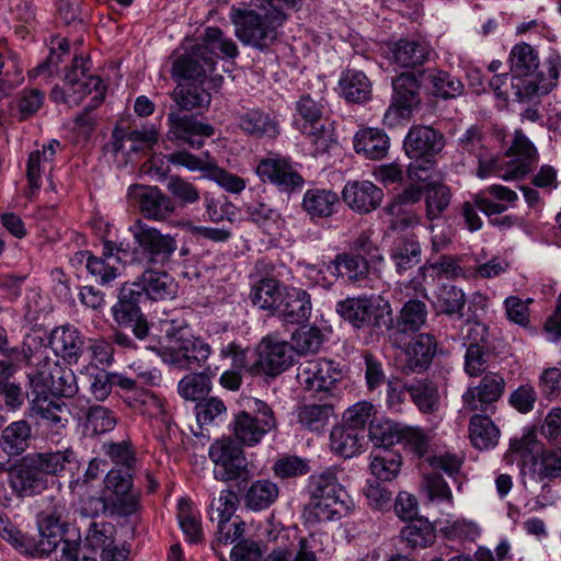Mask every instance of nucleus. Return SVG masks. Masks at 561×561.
Wrapping results in <instances>:
<instances>
[{
  "label": "nucleus",
  "mask_w": 561,
  "mask_h": 561,
  "mask_svg": "<svg viewBox=\"0 0 561 561\" xmlns=\"http://www.w3.org/2000/svg\"><path fill=\"white\" fill-rule=\"evenodd\" d=\"M341 473L342 470L331 467L310 477L309 502L304 510L306 524L337 522L350 512L351 499L340 483Z\"/></svg>",
  "instance_id": "f257e3e1"
},
{
  "label": "nucleus",
  "mask_w": 561,
  "mask_h": 561,
  "mask_svg": "<svg viewBox=\"0 0 561 561\" xmlns=\"http://www.w3.org/2000/svg\"><path fill=\"white\" fill-rule=\"evenodd\" d=\"M254 9L232 8L230 18L237 37L245 45L264 49L276 38V28L283 24L285 15L282 2L294 5L296 0H257Z\"/></svg>",
  "instance_id": "f03ea898"
},
{
  "label": "nucleus",
  "mask_w": 561,
  "mask_h": 561,
  "mask_svg": "<svg viewBox=\"0 0 561 561\" xmlns=\"http://www.w3.org/2000/svg\"><path fill=\"white\" fill-rule=\"evenodd\" d=\"M233 58L238 55V47L233 41L226 38L221 30L208 27L204 44L196 45L185 55L178 57L172 65V76L179 80H193L203 82L207 72L213 71L215 53Z\"/></svg>",
  "instance_id": "7ed1b4c3"
},
{
  "label": "nucleus",
  "mask_w": 561,
  "mask_h": 561,
  "mask_svg": "<svg viewBox=\"0 0 561 561\" xmlns=\"http://www.w3.org/2000/svg\"><path fill=\"white\" fill-rule=\"evenodd\" d=\"M507 156L513 157L506 163L489 149L478 161L477 175L485 179L495 175L504 181H513L524 178L538 162V152L533 142L519 129L515 130L512 146Z\"/></svg>",
  "instance_id": "20e7f679"
},
{
  "label": "nucleus",
  "mask_w": 561,
  "mask_h": 561,
  "mask_svg": "<svg viewBox=\"0 0 561 561\" xmlns=\"http://www.w3.org/2000/svg\"><path fill=\"white\" fill-rule=\"evenodd\" d=\"M445 146L443 134L430 126H413L407 134L403 142L405 154L415 160L408 167V176L412 181H425L421 172H427L434 165L433 158Z\"/></svg>",
  "instance_id": "39448f33"
},
{
  "label": "nucleus",
  "mask_w": 561,
  "mask_h": 561,
  "mask_svg": "<svg viewBox=\"0 0 561 561\" xmlns=\"http://www.w3.org/2000/svg\"><path fill=\"white\" fill-rule=\"evenodd\" d=\"M208 455L214 463L213 473L216 480L229 482L249 479V462L244 450L232 438L215 440L209 447Z\"/></svg>",
  "instance_id": "423d86ee"
},
{
  "label": "nucleus",
  "mask_w": 561,
  "mask_h": 561,
  "mask_svg": "<svg viewBox=\"0 0 561 561\" xmlns=\"http://www.w3.org/2000/svg\"><path fill=\"white\" fill-rule=\"evenodd\" d=\"M253 411H240L233 415L230 428L234 438L244 446L253 447L276 428L272 409L262 400H254Z\"/></svg>",
  "instance_id": "0eeeda50"
},
{
  "label": "nucleus",
  "mask_w": 561,
  "mask_h": 561,
  "mask_svg": "<svg viewBox=\"0 0 561 561\" xmlns=\"http://www.w3.org/2000/svg\"><path fill=\"white\" fill-rule=\"evenodd\" d=\"M134 241L138 244L144 261L149 265L164 266L178 250L173 236L137 220L129 227Z\"/></svg>",
  "instance_id": "6e6552de"
},
{
  "label": "nucleus",
  "mask_w": 561,
  "mask_h": 561,
  "mask_svg": "<svg viewBox=\"0 0 561 561\" xmlns=\"http://www.w3.org/2000/svg\"><path fill=\"white\" fill-rule=\"evenodd\" d=\"M392 101L383 114V124L393 127L401 119L410 117L412 111L419 105V80L413 72H403L392 80Z\"/></svg>",
  "instance_id": "1a4fd4ad"
},
{
  "label": "nucleus",
  "mask_w": 561,
  "mask_h": 561,
  "mask_svg": "<svg viewBox=\"0 0 561 561\" xmlns=\"http://www.w3.org/2000/svg\"><path fill=\"white\" fill-rule=\"evenodd\" d=\"M257 358L250 367L253 374L277 376L288 369L294 363V346L285 341L266 336L256 347Z\"/></svg>",
  "instance_id": "9d476101"
},
{
  "label": "nucleus",
  "mask_w": 561,
  "mask_h": 561,
  "mask_svg": "<svg viewBox=\"0 0 561 561\" xmlns=\"http://www.w3.org/2000/svg\"><path fill=\"white\" fill-rule=\"evenodd\" d=\"M89 62L88 58L76 56L71 68L66 72L65 84L72 91L73 104L78 105L88 94H93L91 107H95L104 100L106 85L99 76L89 73Z\"/></svg>",
  "instance_id": "9b49d317"
},
{
  "label": "nucleus",
  "mask_w": 561,
  "mask_h": 561,
  "mask_svg": "<svg viewBox=\"0 0 561 561\" xmlns=\"http://www.w3.org/2000/svg\"><path fill=\"white\" fill-rule=\"evenodd\" d=\"M342 376V370L335 362L318 358L300 363L296 378L305 390L329 392Z\"/></svg>",
  "instance_id": "f8f14e48"
},
{
  "label": "nucleus",
  "mask_w": 561,
  "mask_h": 561,
  "mask_svg": "<svg viewBox=\"0 0 561 561\" xmlns=\"http://www.w3.org/2000/svg\"><path fill=\"white\" fill-rule=\"evenodd\" d=\"M12 490L22 497L42 493L48 486V478L36 456H28L15 465L9 473Z\"/></svg>",
  "instance_id": "ddd939ff"
},
{
  "label": "nucleus",
  "mask_w": 561,
  "mask_h": 561,
  "mask_svg": "<svg viewBox=\"0 0 561 561\" xmlns=\"http://www.w3.org/2000/svg\"><path fill=\"white\" fill-rule=\"evenodd\" d=\"M504 389V378L496 373H488L478 386L469 387L462 394V408L469 412L494 413L493 404L502 397Z\"/></svg>",
  "instance_id": "4468645a"
},
{
  "label": "nucleus",
  "mask_w": 561,
  "mask_h": 561,
  "mask_svg": "<svg viewBox=\"0 0 561 561\" xmlns=\"http://www.w3.org/2000/svg\"><path fill=\"white\" fill-rule=\"evenodd\" d=\"M169 140H180L192 148L199 149L205 144V138L215 134V128L198 121L193 115H182L178 111L168 114Z\"/></svg>",
  "instance_id": "2eb2a0df"
},
{
  "label": "nucleus",
  "mask_w": 561,
  "mask_h": 561,
  "mask_svg": "<svg viewBox=\"0 0 561 561\" xmlns=\"http://www.w3.org/2000/svg\"><path fill=\"white\" fill-rule=\"evenodd\" d=\"M128 195L147 219L164 220L175 211L174 202L157 186L133 185Z\"/></svg>",
  "instance_id": "dca6fc26"
},
{
  "label": "nucleus",
  "mask_w": 561,
  "mask_h": 561,
  "mask_svg": "<svg viewBox=\"0 0 561 561\" xmlns=\"http://www.w3.org/2000/svg\"><path fill=\"white\" fill-rule=\"evenodd\" d=\"M211 354L210 345L202 337L181 335L170 348V363L184 369H196L206 363Z\"/></svg>",
  "instance_id": "f3484780"
},
{
  "label": "nucleus",
  "mask_w": 561,
  "mask_h": 561,
  "mask_svg": "<svg viewBox=\"0 0 561 561\" xmlns=\"http://www.w3.org/2000/svg\"><path fill=\"white\" fill-rule=\"evenodd\" d=\"M256 174L263 180L276 185L280 191L291 192L304 185L302 176L294 170L290 162L279 156H271L261 160Z\"/></svg>",
  "instance_id": "a211bd4d"
},
{
  "label": "nucleus",
  "mask_w": 561,
  "mask_h": 561,
  "mask_svg": "<svg viewBox=\"0 0 561 561\" xmlns=\"http://www.w3.org/2000/svg\"><path fill=\"white\" fill-rule=\"evenodd\" d=\"M311 310V296L305 289L285 286L274 313L285 322L302 324L309 320Z\"/></svg>",
  "instance_id": "6ab92c4d"
},
{
  "label": "nucleus",
  "mask_w": 561,
  "mask_h": 561,
  "mask_svg": "<svg viewBox=\"0 0 561 561\" xmlns=\"http://www.w3.org/2000/svg\"><path fill=\"white\" fill-rule=\"evenodd\" d=\"M48 371L38 369L35 374H30V382L34 388H48L55 394L72 398L78 393L79 387L75 373L68 367H61L56 363H50Z\"/></svg>",
  "instance_id": "aec40b11"
},
{
  "label": "nucleus",
  "mask_w": 561,
  "mask_h": 561,
  "mask_svg": "<svg viewBox=\"0 0 561 561\" xmlns=\"http://www.w3.org/2000/svg\"><path fill=\"white\" fill-rule=\"evenodd\" d=\"M342 198L355 213L369 214L380 206L383 192L368 180L348 181L342 191Z\"/></svg>",
  "instance_id": "412c9836"
},
{
  "label": "nucleus",
  "mask_w": 561,
  "mask_h": 561,
  "mask_svg": "<svg viewBox=\"0 0 561 561\" xmlns=\"http://www.w3.org/2000/svg\"><path fill=\"white\" fill-rule=\"evenodd\" d=\"M390 59L401 68H415L425 64L433 49L424 39H400L389 47Z\"/></svg>",
  "instance_id": "4be33fe9"
},
{
  "label": "nucleus",
  "mask_w": 561,
  "mask_h": 561,
  "mask_svg": "<svg viewBox=\"0 0 561 561\" xmlns=\"http://www.w3.org/2000/svg\"><path fill=\"white\" fill-rule=\"evenodd\" d=\"M238 126L249 136L255 138H275L279 134V124L273 113L261 108H249L237 116Z\"/></svg>",
  "instance_id": "5701e85b"
},
{
  "label": "nucleus",
  "mask_w": 561,
  "mask_h": 561,
  "mask_svg": "<svg viewBox=\"0 0 561 561\" xmlns=\"http://www.w3.org/2000/svg\"><path fill=\"white\" fill-rule=\"evenodd\" d=\"M158 139L159 133L154 125H145L134 130L116 127L112 134L111 148L114 153H118L125 148V142H129V151L138 152L151 149Z\"/></svg>",
  "instance_id": "b1692460"
},
{
  "label": "nucleus",
  "mask_w": 561,
  "mask_h": 561,
  "mask_svg": "<svg viewBox=\"0 0 561 561\" xmlns=\"http://www.w3.org/2000/svg\"><path fill=\"white\" fill-rule=\"evenodd\" d=\"M435 341L430 334L416 335L405 350V362L402 371L409 374H420L428 368L435 354Z\"/></svg>",
  "instance_id": "393cba45"
},
{
  "label": "nucleus",
  "mask_w": 561,
  "mask_h": 561,
  "mask_svg": "<svg viewBox=\"0 0 561 561\" xmlns=\"http://www.w3.org/2000/svg\"><path fill=\"white\" fill-rule=\"evenodd\" d=\"M103 514L111 518H127L141 512V491L136 486L102 496Z\"/></svg>",
  "instance_id": "a878e982"
},
{
  "label": "nucleus",
  "mask_w": 561,
  "mask_h": 561,
  "mask_svg": "<svg viewBox=\"0 0 561 561\" xmlns=\"http://www.w3.org/2000/svg\"><path fill=\"white\" fill-rule=\"evenodd\" d=\"M32 411L39 416L42 425L53 435H59L68 424L69 411L65 403L37 396L32 400Z\"/></svg>",
  "instance_id": "bb28decb"
},
{
  "label": "nucleus",
  "mask_w": 561,
  "mask_h": 561,
  "mask_svg": "<svg viewBox=\"0 0 561 561\" xmlns=\"http://www.w3.org/2000/svg\"><path fill=\"white\" fill-rule=\"evenodd\" d=\"M238 505L237 494L230 490H221L219 496L214 499L210 504V519L217 520V541H228L231 539L229 526L230 518L234 514Z\"/></svg>",
  "instance_id": "cd10ccee"
},
{
  "label": "nucleus",
  "mask_w": 561,
  "mask_h": 561,
  "mask_svg": "<svg viewBox=\"0 0 561 561\" xmlns=\"http://www.w3.org/2000/svg\"><path fill=\"white\" fill-rule=\"evenodd\" d=\"M353 145L366 159L380 160L388 153L389 137L379 128L366 127L355 134Z\"/></svg>",
  "instance_id": "c85d7f7f"
},
{
  "label": "nucleus",
  "mask_w": 561,
  "mask_h": 561,
  "mask_svg": "<svg viewBox=\"0 0 561 561\" xmlns=\"http://www.w3.org/2000/svg\"><path fill=\"white\" fill-rule=\"evenodd\" d=\"M35 456L47 478L48 476L73 477L80 469L79 458L71 448L54 453L35 454Z\"/></svg>",
  "instance_id": "c756f323"
},
{
  "label": "nucleus",
  "mask_w": 561,
  "mask_h": 561,
  "mask_svg": "<svg viewBox=\"0 0 561 561\" xmlns=\"http://www.w3.org/2000/svg\"><path fill=\"white\" fill-rule=\"evenodd\" d=\"M322 550L321 538L317 534L300 537L290 549L273 550L264 561H317V554Z\"/></svg>",
  "instance_id": "7c9ffc66"
},
{
  "label": "nucleus",
  "mask_w": 561,
  "mask_h": 561,
  "mask_svg": "<svg viewBox=\"0 0 561 561\" xmlns=\"http://www.w3.org/2000/svg\"><path fill=\"white\" fill-rule=\"evenodd\" d=\"M49 343L55 354L68 362H77L83 350V339L72 325L56 328Z\"/></svg>",
  "instance_id": "2f4dec72"
},
{
  "label": "nucleus",
  "mask_w": 561,
  "mask_h": 561,
  "mask_svg": "<svg viewBox=\"0 0 561 561\" xmlns=\"http://www.w3.org/2000/svg\"><path fill=\"white\" fill-rule=\"evenodd\" d=\"M327 271L334 278L346 275L350 280L357 282L367 277L369 261L351 252H342L328 263Z\"/></svg>",
  "instance_id": "473e14b6"
},
{
  "label": "nucleus",
  "mask_w": 561,
  "mask_h": 561,
  "mask_svg": "<svg viewBox=\"0 0 561 561\" xmlns=\"http://www.w3.org/2000/svg\"><path fill=\"white\" fill-rule=\"evenodd\" d=\"M335 311L353 327L362 328L370 323L375 306L373 300L366 296L348 297L336 304Z\"/></svg>",
  "instance_id": "72a5a7b5"
},
{
  "label": "nucleus",
  "mask_w": 561,
  "mask_h": 561,
  "mask_svg": "<svg viewBox=\"0 0 561 561\" xmlns=\"http://www.w3.org/2000/svg\"><path fill=\"white\" fill-rule=\"evenodd\" d=\"M365 437L344 424L334 426L330 434L331 449L341 457L352 458L363 451Z\"/></svg>",
  "instance_id": "f704fd0d"
},
{
  "label": "nucleus",
  "mask_w": 561,
  "mask_h": 561,
  "mask_svg": "<svg viewBox=\"0 0 561 561\" xmlns=\"http://www.w3.org/2000/svg\"><path fill=\"white\" fill-rule=\"evenodd\" d=\"M489 414L474 412L469 421L470 442L480 450L494 447L500 438V430Z\"/></svg>",
  "instance_id": "c9c22d12"
},
{
  "label": "nucleus",
  "mask_w": 561,
  "mask_h": 561,
  "mask_svg": "<svg viewBox=\"0 0 561 561\" xmlns=\"http://www.w3.org/2000/svg\"><path fill=\"white\" fill-rule=\"evenodd\" d=\"M339 196L331 190H308L302 199V208L312 218H327L334 214Z\"/></svg>",
  "instance_id": "e433bc0d"
},
{
  "label": "nucleus",
  "mask_w": 561,
  "mask_h": 561,
  "mask_svg": "<svg viewBox=\"0 0 561 561\" xmlns=\"http://www.w3.org/2000/svg\"><path fill=\"white\" fill-rule=\"evenodd\" d=\"M407 391L412 402L422 413H435L439 409L438 388L427 379H416L407 383Z\"/></svg>",
  "instance_id": "4c0bfd02"
},
{
  "label": "nucleus",
  "mask_w": 561,
  "mask_h": 561,
  "mask_svg": "<svg viewBox=\"0 0 561 561\" xmlns=\"http://www.w3.org/2000/svg\"><path fill=\"white\" fill-rule=\"evenodd\" d=\"M145 288L146 298L150 300H164L175 295L173 278L163 271L146 270L139 277Z\"/></svg>",
  "instance_id": "58836bf2"
},
{
  "label": "nucleus",
  "mask_w": 561,
  "mask_h": 561,
  "mask_svg": "<svg viewBox=\"0 0 561 561\" xmlns=\"http://www.w3.org/2000/svg\"><path fill=\"white\" fill-rule=\"evenodd\" d=\"M422 248L415 237H403L393 244L390 259L399 274L416 266L421 262Z\"/></svg>",
  "instance_id": "ea45409f"
},
{
  "label": "nucleus",
  "mask_w": 561,
  "mask_h": 561,
  "mask_svg": "<svg viewBox=\"0 0 561 561\" xmlns=\"http://www.w3.org/2000/svg\"><path fill=\"white\" fill-rule=\"evenodd\" d=\"M59 146V141L53 139L47 145H44L42 150H36L30 153L26 176L32 193L39 190L42 173L44 172L46 164L54 160Z\"/></svg>",
  "instance_id": "a19ab883"
},
{
  "label": "nucleus",
  "mask_w": 561,
  "mask_h": 561,
  "mask_svg": "<svg viewBox=\"0 0 561 561\" xmlns=\"http://www.w3.org/2000/svg\"><path fill=\"white\" fill-rule=\"evenodd\" d=\"M340 88L348 102L362 103L369 100L371 94L370 81L364 72L358 70L348 69L343 72Z\"/></svg>",
  "instance_id": "79ce46f5"
},
{
  "label": "nucleus",
  "mask_w": 561,
  "mask_h": 561,
  "mask_svg": "<svg viewBox=\"0 0 561 561\" xmlns=\"http://www.w3.org/2000/svg\"><path fill=\"white\" fill-rule=\"evenodd\" d=\"M538 81L534 80H525L523 81L526 88V91L523 93L519 90V83H513L514 87H517L518 90L516 95L519 98L528 96L530 94H542L548 93V91L557 84L559 78V62L557 58L548 59L543 65L542 69L537 73ZM522 80L518 79V82Z\"/></svg>",
  "instance_id": "37998d69"
},
{
  "label": "nucleus",
  "mask_w": 561,
  "mask_h": 561,
  "mask_svg": "<svg viewBox=\"0 0 561 561\" xmlns=\"http://www.w3.org/2000/svg\"><path fill=\"white\" fill-rule=\"evenodd\" d=\"M283 294L277 279L264 277L256 282L250 293L251 302L260 309L275 311Z\"/></svg>",
  "instance_id": "c03bdc74"
},
{
  "label": "nucleus",
  "mask_w": 561,
  "mask_h": 561,
  "mask_svg": "<svg viewBox=\"0 0 561 561\" xmlns=\"http://www.w3.org/2000/svg\"><path fill=\"white\" fill-rule=\"evenodd\" d=\"M215 371L193 373L183 377L178 386L180 396L190 401H202L211 390V377Z\"/></svg>",
  "instance_id": "a18cd8bd"
},
{
  "label": "nucleus",
  "mask_w": 561,
  "mask_h": 561,
  "mask_svg": "<svg viewBox=\"0 0 561 561\" xmlns=\"http://www.w3.org/2000/svg\"><path fill=\"white\" fill-rule=\"evenodd\" d=\"M402 458L390 450H379L370 455L369 470L380 481H392L400 473Z\"/></svg>",
  "instance_id": "49530a36"
},
{
  "label": "nucleus",
  "mask_w": 561,
  "mask_h": 561,
  "mask_svg": "<svg viewBox=\"0 0 561 561\" xmlns=\"http://www.w3.org/2000/svg\"><path fill=\"white\" fill-rule=\"evenodd\" d=\"M279 495L278 485L268 480L262 479L253 482L245 493V504L253 511H261L270 507Z\"/></svg>",
  "instance_id": "de8ad7c7"
},
{
  "label": "nucleus",
  "mask_w": 561,
  "mask_h": 561,
  "mask_svg": "<svg viewBox=\"0 0 561 561\" xmlns=\"http://www.w3.org/2000/svg\"><path fill=\"white\" fill-rule=\"evenodd\" d=\"M181 110L191 111L210 104V94L199 84L187 82L179 83L171 94Z\"/></svg>",
  "instance_id": "09e8293b"
},
{
  "label": "nucleus",
  "mask_w": 561,
  "mask_h": 561,
  "mask_svg": "<svg viewBox=\"0 0 561 561\" xmlns=\"http://www.w3.org/2000/svg\"><path fill=\"white\" fill-rule=\"evenodd\" d=\"M116 424L115 413L104 405H91L85 412L83 426L87 435L95 436L108 433L115 428Z\"/></svg>",
  "instance_id": "8fccbe9b"
},
{
  "label": "nucleus",
  "mask_w": 561,
  "mask_h": 561,
  "mask_svg": "<svg viewBox=\"0 0 561 561\" xmlns=\"http://www.w3.org/2000/svg\"><path fill=\"white\" fill-rule=\"evenodd\" d=\"M402 539L412 548H426L435 540V528L427 518L408 522L401 529Z\"/></svg>",
  "instance_id": "3c124183"
},
{
  "label": "nucleus",
  "mask_w": 561,
  "mask_h": 561,
  "mask_svg": "<svg viewBox=\"0 0 561 561\" xmlns=\"http://www.w3.org/2000/svg\"><path fill=\"white\" fill-rule=\"evenodd\" d=\"M332 414L333 405L331 403H309L299 407L297 410L298 422L312 432L323 430Z\"/></svg>",
  "instance_id": "603ef678"
},
{
  "label": "nucleus",
  "mask_w": 561,
  "mask_h": 561,
  "mask_svg": "<svg viewBox=\"0 0 561 561\" xmlns=\"http://www.w3.org/2000/svg\"><path fill=\"white\" fill-rule=\"evenodd\" d=\"M377 410L369 401H359L348 407L342 415V424L365 435L376 417Z\"/></svg>",
  "instance_id": "864d4df0"
},
{
  "label": "nucleus",
  "mask_w": 561,
  "mask_h": 561,
  "mask_svg": "<svg viewBox=\"0 0 561 561\" xmlns=\"http://www.w3.org/2000/svg\"><path fill=\"white\" fill-rule=\"evenodd\" d=\"M511 70L518 77L531 76L539 67L537 51L526 43L517 44L510 54Z\"/></svg>",
  "instance_id": "5fc2aeb1"
},
{
  "label": "nucleus",
  "mask_w": 561,
  "mask_h": 561,
  "mask_svg": "<svg viewBox=\"0 0 561 561\" xmlns=\"http://www.w3.org/2000/svg\"><path fill=\"white\" fill-rule=\"evenodd\" d=\"M79 255L81 260L85 259L87 271L102 286L108 285L121 275L122 268L103 257L95 256L88 251L80 252Z\"/></svg>",
  "instance_id": "6e6d98bb"
},
{
  "label": "nucleus",
  "mask_w": 561,
  "mask_h": 561,
  "mask_svg": "<svg viewBox=\"0 0 561 561\" xmlns=\"http://www.w3.org/2000/svg\"><path fill=\"white\" fill-rule=\"evenodd\" d=\"M466 302L462 289L454 285H444L439 288L435 307L439 313L461 318Z\"/></svg>",
  "instance_id": "4d7b16f0"
},
{
  "label": "nucleus",
  "mask_w": 561,
  "mask_h": 561,
  "mask_svg": "<svg viewBox=\"0 0 561 561\" xmlns=\"http://www.w3.org/2000/svg\"><path fill=\"white\" fill-rule=\"evenodd\" d=\"M30 437L31 426L26 421L13 422L2 433V449L9 455H20L25 450Z\"/></svg>",
  "instance_id": "13d9d810"
},
{
  "label": "nucleus",
  "mask_w": 561,
  "mask_h": 561,
  "mask_svg": "<svg viewBox=\"0 0 561 561\" xmlns=\"http://www.w3.org/2000/svg\"><path fill=\"white\" fill-rule=\"evenodd\" d=\"M247 214L251 221L262 227L268 234H276L283 224L279 213L261 202L249 204Z\"/></svg>",
  "instance_id": "bf43d9fd"
},
{
  "label": "nucleus",
  "mask_w": 561,
  "mask_h": 561,
  "mask_svg": "<svg viewBox=\"0 0 561 561\" xmlns=\"http://www.w3.org/2000/svg\"><path fill=\"white\" fill-rule=\"evenodd\" d=\"M426 318V305L420 300H409L401 309L398 327L402 332H416L424 325Z\"/></svg>",
  "instance_id": "052dcab7"
},
{
  "label": "nucleus",
  "mask_w": 561,
  "mask_h": 561,
  "mask_svg": "<svg viewBox=\"0 0 561 561\" xmlns=\"http://www.w3.org/2000/svg\"><path fill=\"white\" fill-rule=\"evenodd\" d=\"M433 92L443 99H454L462 94L463 84L461 81L442 70H430L427 73Z\"/></svg>",
  "instance_id": "680f3d73"
},
{
  "label": "nucleus",
  "mask_w": 561,
  "mask_h": 561,
  "mask_svg": "<svg viewBox=\"0 0 561 561\" xmlns=\"http://www.w3.org/2000/svg\"><path fill=\"white\" fill-rule=\"evenodd\" d=\"M178 519L180 527L190 542L198 543L203 539L201 522L192 512L191 503L181 499L178 503Z\"/></svg>",
  "instance_id": "e2e57ef3"
},
{
  "label": "nucleus",
  "mask_w": 561,
  "mask_h": 561,
  "mask_svg": "<svg viewBox=\"0 0 561 561\" xmlns=\"http://www.w3.org/2000/svg\"><path fill=\"white\" fill-rule=\"evenodd\" d=\"M125 401L135 411L150 417L164 413L162 399L150 391H137L128 396Z\"/></svg>",
  "instance_id": "0e129e2a"
},
{
  "label": "nucleus",
  "mask_w": 561,
  "mask_h": 561,
  "mask_svg": "<svg viewBox=\"0 0 561 561\" xmlns=\"http://www.w3.org/2000/svg\"><path fill=\"white\" fill-rule=\"evenodd\" d=\"M458 150L462 156L468 154L478 160L489 150L486 137L480 128L471 126L459 137Z\"/></svg>",
  "instance_id": "69168bd1"
},
{
  "label": "nucleus",
  "mask_w": 561,
  "mask_h": 561,
  "mask_svg": "<svg viewBox=\"0 0 561 561\" xmlns=\"http://www.w3.org/2000/svg\"><path fill=\"white\" fill-rule=\"evenodd\" d=\"M450 202V191L442 184L428 185L425 192L426 216L430 220L438 218Z\"/></svg>",
  "instance_id": "338daca9"
},
{
  "label": "nucleus",
  "mask_w": 561,
  "mask_h": 561,
  "mask_svg": "<svg viewBox=\"0 0 561 561\" xmlns=\"http://www.w3.org/2000/svg\"><path fill=\"white\" fill-rule=\"evenodd\" d=\"M537 476L541 481L561 478V442L541 451Z\"/></svg>",
  "instance_id": "774afa93"
}]
</instances>
